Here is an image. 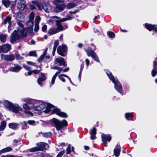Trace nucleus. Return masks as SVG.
Returning <instances> with one entry per match:
<instances>
[{"label": "nucleus", "mask_w": 157, "mask_h": 157, "mask_svg": "<svg viewBox=\"0 0 157 157\" xmlns=\"http://www.w3.org/2000/svg\"><path fill=\"white\" fill-rule=\"evenodd\" d=\"M3 52L7 53L11 49V45L10 44H5L2 46Z\"/></svg>", "instance_id": "obj_20"}, {"label": "nucleus", "mask_w": 157, "mask_h": 157, "mask_svg": "<svg viewBox=\"0 0 157 157\" xmlns=\"http://www.w3.org/2000/svg\"><path fill=\"white\" fill-rule=\"evenodd\" d=\"M42 144V145H44V149L47 150L48 148L49 145L47 144L44 143H43Z\"/></svg>", "instance_id": "obj_53"}, {"label": "nucleus", "mask_w": 157, "mask_h": 157, "mask_svg": "<svg viewBox=\"0 0 157 157\" xmlns=\"http://www.w3.org/2000/svg\"><path fill=\"white\" fill-rule=\"evenodd\" d=\"M34 106V104L31 103H25L23 104V108L25 110H29L33 108Z\"/></svg>", "instance_id": "obj_21"}, {"label": "nucleus", "mask_w": 157, "mask_h": 157, "mask_svg": "<svg viewBox=\"0 0 157 157\" xmlns=\"http://www.w3.org/2000/svg\"><path fill=\"white\" fill-rule=\"evenodd\" d=\"M76 6V4L75 3H69V9L74 7Z\"/></svg>", "instance_id": "obj_51"}, {"label": "nucleus", "mask_w": 157, "mask_h": 157, "mask_svg": "<svg viewBox=\"0 0 157 157\" xmlns=\"http://www.w3.org/2000/svg\"><path fill=\"white\" fill-rule=\"evenodd\" d=\"M44 143V142H40L37 144V145L39 148V149L40 151H43L44 150V145L42 144Z\"/></svg>", "instance_id": "obj_32"}, {"label": "nucleus", "mask_w": 157, "mask_h": 157, "mask_svg": "<svg viewBox=\"0 0 157 157\" xmlns=\"http://www.w3.org/2000/svg\"><path fill=\"white\" fill-rule=\"evenodd\" d=\"M59 73V72H57L53 76L51 82V83L52 85H53L54 84L55 81L56 77Z\"/></svg>", "instance_id": "obj_30"}, {"label": "nucleus", "mask_w": 157, "mask_h": 157, "mask_svg": "<svg viewBox=\"0 0 157 157\" xmlns=\"http://www.w3.org/2000/svg\"><path fill=\"white\" fill-rule=\"evenodd\" d=\"M20 141V140H17L16 139L14 140L13 141V143L14 144V145L16 146L17 145V143H18Z\"/></svg>", "instance_id": "obj_55"}, {"label": "nucleus", "mask_w": 157, "mask_h": 157, "mask_svg": "<svg viewBox=\"0 0 157 157\" xmlns=\"http://www.w3.org/2000/svg\"><path fill=\"white\" fill-rule=\"evenodd\" d=\"M90 139L92 140H94L96 138V134H90Z\"/></svg>", "instance_id": "obj_58"}, {"label": "nucleus", "mask_w": 157, "mask_h": 157, "mask_svg": "<svg viewBox=\"0 0 157 157\" xmlns=\"http://www.w3.org/2000/svg\"><path fill=\"white\" fill-rule=\"evenodd\" d=\"M56 5L53 9V12L55 13H58L63 11L65 7L64 4H58Z\"/></svg>", "instance_id": "obj_11"}, {"label": "nucleus", "mask_w": 157, "mask_h": 157, "mask_svg": "<svg viewBox=\"0 0 157 157\" xmlns=\"http://www.w3.org/2000/svg\"><path fill=\"white\" fill-rule=\"evenodd\" d=\"M22 30L23 33L22 35L23 37H26L27 36V33H29L30 34L33 33V28L32 27L25 28L24 30Z\"/></svg>", "instance_id": "obj_16"}, {"label": "nucleus", "mask_w": 157, "mask_h": 157, "mask_svg": "<svg viewBox=\"0 0 157 157\" xmlns=\"http://www.w3.org/2000/svg\"><path fill=\"white\" fill-rule=\"evenodd\" d=\"M33 73H34L35 74H38L40 72V70H35L33 71Z\"/></svg>", "instance_id": "obj_60"}, {"label": "nucleus", "mask_w": 157, "mask_h": 157, "mask_svg": "<svg viewBox=\"0 0 157 157\" xmlns=\"http://www.w3.org/2000/svg\"><path fill=\"white\" fill-rule=\"evenodd\" d=\"M55 63H59L60 66L63 65L65 67L66 66L65 65V62L63 59L62 57H59V58H56L55 60Z\"/></svg>", "instance_id": "obj_19"}, {"label": "nucleus", "mask_w": 157, "mask_h": 157, "mask_svg": "<svg viewBox=\"0 0 157 157\" xmlns=\"http://www.w3.org/2000/svg\"><path fill=\"white\" fill-rule=\"evenodd\" d=\"M33 22L32 21L29 20L26 22V25L29 27L33 26Z\"/></svg>", "instance_id": "obj_41"}, {"label": "nucleus", "mask_w": 157, "mask_h": 157, "mask_svg": "<svg viewBox=\"0 0 157 157\" xmlns=\"http://www.w3.org/2000/svg\"><path fill=\"white\" fill-rule=\"evenodd\" d=\"M28 123L30 125H33L35 123V121L33 120H29L28 121Z\"/></svg>", "instance_id": "obj_57"}, {"label": "nucleus", "mask_w": 157, "mask_h": 157, "mask_svg": "<svg viewBox=\"0 0 157 157\" xmlns=\"http://www.w3.org/2000/svg\"><path fill=\"white\" fill-rule=\"evenodd\" d=\"M54 46L53 48L52 55L53 56L55 55V53L56 52V48L59 44V41L58 40H55L54 42Z\"/></svg>", "instance_id": "obj_25"}, {"label": "nucleus", "mask_w": 157, "mask_h": 157, "mask_svg": "<svg viewBox=\"0 0 157 157\" xmlns=\"http://www.w3.org/2000/svg\"><path fill=\"white\" fill-rule=\"evenodd\" d=\"M29 6L32 10L36 9L35 6L33 5H30Z\"/></svg>", "instance_id": "obj_62"}, {"label": "nucleus", "mask_w": 157, "mask_h": 157, "mask_svg": "<svg viewBox=\"0 0 157 157\" xmlns=\"http://www.w3.org/2000/svg\"><path fill=\"white\" fill-rule=\"evenodd\" d=\"M53 107L54 106L50 104L42 103L36 106V109L38 111H41L46 107L44 111L45 113H48L52 111L51 108H53Z\"/></svg>", "instance_id": "obj_6"}, {"label": "nucleus", "mask_w": 157, "mask_h": 157, "mask_svg": "<svg viewBox=\"0 0 157 157\" xmlns=\"http://www.w3.org/2000/svg\"><path fill=\"white\" fill-rule=\"evenodd\" d=\"M84 64L83 63H82V64L81 65V66H80V71L79 74V76L80 78H81V73L82 71V70H83V68L84 67Z\"/></svg>", "instance_id": "obj_49"}, {"label": "nucleus", "mask_w": 157, "mask_h": 157, "mask_svg": "<svg viewBox=\"0 0 157 157\" xmlns=\"http://www.w3.org/2000/svg\"><path fill=\"white\" fill-rule=\"evenodd\" d=\"M34 17V13L33 12H32L29 16V20L32 21H33Z\"/></svg>", "instance_id": "obj_40"}, {"label": "nucleus", "mask_w": 157, "mask_h": 157, "mask_svg": "<svg viewBox=\"0 0 157 157\" xmlns=\"http://www.w3.org/2000/svg\"><path fill=\"white\" fill-rule=\"evenodd\" d=\"M15 58L17 60H21L23 59L24 58L21 56L19 54L16 53L15 55Z\"/></svg>", "instance_id": "obj_38"}, {"label": "nucleus", "mask_w": 157, "mask_h": 157, "mask_svg": "<svg viewBox=\"0 0 157 157\" xmlns=\"http://www.w3.org/2000/svg\"><path fill=\"white\" fill-rule=\"evenodd\" d=\"M23 33L22 30L14 31L11 36L10 42L13 43L15 41L25 37L22 36Z\"/></svg>", "instance_id": "obj_3"}, {"label": "nucleus", "mask_w": 157, "mask_h": 157, "mask_svg": "<svg viewBox=\"0 0 157 157\" xmlns=\"http://www.w3.org/2000/svg\"><path fill=\"white\" fill-rule=\"evenodd\" d=\"M29 151L30 152H33L40 150L38 147H36L30 149Z\"/></svg>", "instance_id": "obj_43"}, {"label": "nucleus", "mask_w": 157, "mask_h": 157, "mask_svg": "<svg viewBox=\"0 0 157 157\" xmlns=\"http://www.w3.org/2000/svg\"><path fill=\"white\" fill-rule=\"evenodd\" d=\"M42 134L45 138H49L52 135V134L50 132L42 133Z\"/></svg>", "instance_id": "obj_37"}, {"label": "nucleus", "mask_w": 157, "mask_h": 157, "mask_svg": "<svg viewBox=\"0 0 157 157\" xmlns=\"http://www.w3.org/2000/svg\"><path fill=\"white\" fill-rule=\"evenodd\" d=\"M1 57L2 59H4L7 61H11L15 59V55L13 54L5 55L2 54Z\"/></svg>", "instance_id": "obj_10"}, {"label": "nucleus", "mask_w": 157, "mask_h": 157, "mask_svg": "<svg viewBox=\"0 0 157 157\" xmlns=\"http://www.w3.org/2000/svg\"><path fill=\"white\" fill-rule=\"evenodd\" d=\"M16 19L18 21H25V17L21 13H18L16 17Z\"/></svg>", "instance_id": "obj_24"}, {"label": "nucleus", "mask_w": 157, "mask_h": 157, "mask_svg": "<svg viewBox=\"0 0 157 157\" xmlns=\"http://www.w3.org/2000/svg\"><path fill=\"white\" fill-rule=\"evenodd\" d=\"M6 36L5 35L2 34L0 35V40L3 42H5L6 41Z\"/></svg>", "instance_id": "obj_33"}, {"label": "nucleus", "mask_w": 157, "mask_h": 157, "mask_svg": "<svg viewBox=\"0 0 157 157\" xmlns=\"http://www.w3.org/2000/svg\"><path fill=\"white\" fill-rule=\"evenodd\" d=\"M22 67L17 64H15L13 67H10L9 68V70L13 72H18L21 69Z\"/></svg>", "instance_id": "obj_14"}, {"label": "nucleus", "mask_w": 157, "mask_h": 157, "mask_svg": "<svg viewBox=\"0 0 157 157\" xmlns=\"http://www.w3.org/2000/svg\"><path fill=\"white\" fill-rule=\"evenodd\" d=\"M85 62L86 66L88 67L90 63V61L89 60L87 59H86L85 60Z\"/></svg>", "instance_id": "obj_63"}, {"label": "nucleus", "mask_w": 157, "mask_h": 157, "mask_svg": "<svg viewBox=\"0 0 157 157\" xmlns=\"http://www.w3.org/2000/svg\"><path fill=\"white\" fill-rule=\"evenodd\" d=\"M45 75L43 73L41 74V76L38 79L37 82L38 84L41 86H42V82L44 81L46 79Z\"/></svg>", "instance_id": "obj_18"}, {"label": "nucleus", "mask_w": 157, "mask_h": 157, "mask_svg": "<svg viewBox=\"0 0 157 157\" xmlns=\"http://www.w3.org/2000/svg\"><path fill=\"white\" fill-rule=\"evenodd\" d=\"M19 124L17 123H10L9 124V127L13 129H17L18 128Z\"/></svg>", "instance_id": "obj_23"}, {"label": "nucleus", "mask_w": 157, "mask_h": 157, "mask_svg": "<svg viewBox=\"0 0 157 157\" xmlns=\"http://www.w3.org/2000/svg\"><path fill=\"white\" fill-rule=\"evenodd\" d=\"M53 68L55 69L58 70L59 71L58 72H59L60 73V72H61L63 71V69L61 67H56V66L54 67H53Z\"/></svg>", "instance_id": "obj_52"}, {"label": "nucleus", "mask_w": 157, "mask_h": 157, "mask_svg": "<svg viewBox=\"0 0 157 157\" xmlns=\"http://www.w3.org/2000/svg\"><path fill=\"white\" fill-rule=\"evenodd\" d=\"M53 122L58 131L61 130L64 126H66L68 124L67 122L65 120L61 121L55 118H53Z\"/></svg>", "instance_id": "obj_5"}, {"label": "nucleus", "mask_w": 157, "mask_h": 157, "mask_svg": "<svg viewBox=\"0 0 157 157\" xmlns=\"http://www.w3.org/2000/svg\"><path fill=\"white\" fill-rule=\"evenodd\" d=\"M87 55L89 56H91L92 58L96 62H99V60L97 55L93 51L87 49L86 51Z\"/></svg>", "instance_id": "obj_8"}, {"label": "nucleus", "mask_w": 157, "mask_h": 157, "mask_svg": "<svg viewBox=\"0 0 157 157\" xmlns=\"http://www.w3.org/2000/svg\"><path fill=\"white\" fill-rule=\"evenodd\" d=\"M120 151L121 150L119 148H115L113 151L114 155L116 157H118L120 155Z\"/></svg>", "instance_id": "obj_28"}, {"label": "nucleus", "mask_w": 157, "mask_h": 157, "mask_svg": "<svg viewBox=\"0 0 157 157\" xmlns=\"http://www.w3.org/2000/svg\"><path fill=\"white\" fill-rule=\"evenodd\" d=\"M2 2L6 7H9L11 3V2L9 0H2Z\"/></svg>", "instance_id": "obj_27"}, {"label": "nucleus", "mask_w": 157, "mask_h": 157, "mask_svg": "<svg viewBox=\"0 0 157 157\" xmlns=\"http://www.w3.org/2000/svg\"><path fill=\"white\" fill-rule=\"evenodd\" d=\"M40 20V17L39 16L36 17L35 19V24H39Z\"/></svg>", "instance_id": "obj_45"}, {"label": "nucleus", "mask_w": 157, "mask_h": 157, "mask_svg": "<svg viewBox=\"0 0 157 157\" xmlns=\"http://www.w3.org/2000/svg\"><path fill=\"white\" fill-rule=\"evenodd\" d=\"M106 73L109 79L114 84L115 88L117 91L122 95H124V94L122 92V86L117 78H114L112 73L109 71H107Z\"/></svg>", "instance_id": "obj_1"}, {"label": "nucleus", "mask_w": 157, "mask_h": 157, "mask_svg": "<svg viewBox=\"0 0 157 157\" xmlns=\"http://www.w3.org/2000/svg\"><path fill=\"white\" fill-rule=\"evenodd\" d=\"M47 29V26L46 25H44L43 26L42 29V31L43 32H44Z\"/></svg>", "instance_id": "obj_61"}, {"label": "nucleus", "mask_w": 157, "mask_h": 157, "mask_svg": "<svg viewBox=\"0 0 157 157\" xmlns=\"http://www.w3.org/2000/svg\"><path fill=\"white\" fill-rule=\"evenodd\" d=\"M29 55L31 56L37 57V55L36 52L35 51H32L29 52Z\"/></svg>", "instance_id": "obj_42"}, {"label": "nucleus", "mask_w": 157, "mask_h": 157, "mask_svg": "<svg viewBox=\"0 0 157 157\" xmlns=\"http://www.w3.org/2000/svg\"><path fill=\"white\" fill-rule=\"evenodd\" d=\"M23 67L28 71H30L31 69L30 67L27 66L26 65H24Z\"/></svg>", "instance_id": "obj_59"}, {"label": "nucleus", "mask_w": 157, "mask_h": 157, "mask_svg": "<svg viewBox=\"0 0 157 157\" xmlns=\"http://www.w3.org/2000/svg\"><path fill=\"white\" fill-rule=\"evenodd\" d=\"M23 102H25L26 103H30V99L29 98H24L21 100Z\"/></svg>", "instance_id": "obj_47"}, {"label": "nucleus", "mask_w": 157, "mask_h": 157, "mask_svg": "<svg viewBox=\"0 0 157 157\" xmlns=\"http://www.w3.org/2000/svg\"><path fill=\"white\" fill-rule=\"evenodd\" d=\"M6 121H3L1 122V124L0 125V131L4 129L6 126Z\"/></svg>", "instance_id": "obj_31"}, {"label": "nucleus", "mask_w": 157, "mask_h": 157, "mask_svg": "<svg viewBox=\"0 0 157 157\" xmlns=\"http://www.w3.org/2000/svg\"><path fill=\"white\" fill-rule=\"evenodd\" d=\"M21 21H17V24L20 28H18L17 30H24L25 28H24V25L22 24L21 23Z\"/></svg>", "instance_id": "obj_35"}, {"label": "nucleus", "mask_w": 157, "mask_h": 157, "mask_svg": "<svg viewBox=\"0 0 157 157\" xmlns=\"http://www.w3.org/2000/svg\"><path fill=\"white\" fill-rule=\"evenodd\" d=\"M11 20V17L10 16H7L6 18L4 20V24H6L7 23H10Z\"/></svg>", "instance_id": "obj_34"}, {"label": "nucleus", "mask_w": 157, "mask_h": 157, "mask_svg": "<svg viewBox=\"0 0 157 157\" xmlns=\"http://www.w3.org/2000/svg\"><path fill=\"white\" fill-rule=\"evenodd\" d=\"M59 32H60V31L57 29L53 28L50 29L48 33L50 35H52L57 33Z\"/></svg>", "instance_id": "obj_22"}, {"label": "nucleus", "mask_w": 157, "mask_h": 157, "mask_svg": "<svg viewBox=\"0 0 157 157\" xmlns=\"http://www.w3.org/2000/svg\"><path fill=\"white\" fill-rule=\"evenodd\" d=\"M27 63L30 65L35 66H36L37 67L36 65H35V63H33V62L31 61H28Z\"/></svg>", "instance_id": "obj_64"}, {"label": "nucleus", "mask_w": 157, "mask_h": 157, "mask_svg": "<svg viewBox=\"0 0 157 157\" xmlns=\"http://www.w3.org/2000/svg\"><path fill=\"white\" fill-rule=\"evenodd\" d=\"M17 7L21 10H23L27 7L26 2L24 0H20L18 2Z\"/></svg>", "instance_id": "obj_15"}, {"label": "nucleus", "mask_w": 157, "mask_h": 157, "mask_svg": "<svg viewBox=\"0 0 157 157\" xmlns=\"http://www.w3.org/2000/svg\"><path fill=\"white\" fill-rule=\"evenodd\" d=\"M107 34L109 37L111 38H113L115 36V34L112 32H108L107 33Z\"/></svg>", "instance_id": "obj_39"}, {"label": "nucleus", "mask_w": 157, "mask_h": 157, "mask_svg": "<svg viewBox=\"0 0 157 157\" xmlns=\"http://www.w3.org/2000/svg\"><path fill=\"white\" fill-rule=\"evenodd\" d=\"M68 20L67 18H63L60 20H57L56 21V24L57 26V29L61 31L63 30V27L62 25L61 22Z\"/></svg>", "instance_id": "obj_12"}, {"label": "nucleus", "mask_w": 157, "mask_h": 157, "mask_svg": "<svg viewBox=\"0 0 157 157\" xmlns=\"http://www.w3.org/2000/svg\"><path fill=\"white\" fill-rule=\"evenodd\" d=\"M22 128H23V129H25L27 128V123L25 121H23L22 123Z\"/></svg>", "instance_id": "obj_48"}, {"label": "nucleus", "mask_w": 157, "mask_h": 157, "mask_svg": "<svg viewBox=\"0 0 157 157\" xmlns=\"http://www.w3.org/2000/svg\"><path fill=\"white\" fill-rule=\"evenodd\" d=\"M46 52L44 51L43 54L38 59V61L39 62H41L42 61L46 54Z\"/></svg>", "instance_id": "obj_36"}, {"label": "nucleus", "mask_w": 157, "mask_h": 157, "mask_svg": "<svg viewBox=\"0 0 157 157\" xmlns=\"http://www.w3.org/2000/svg\"><path fill=\"white\" fill-rule=\"evenodd\" d=\"M3 103L6 108L14 113H17L19 111L22 110V108L19 106L18 105H15L8 101L6 100L4 101Z\"/></svg>", "instance_id": "obj_4"}, {"label": "nucleus", "mask_w": 157, "mask_h": 157, "mask_svg": "<svg viewBox=\"0 0 157 157\" xmlns=\"http://www.w3.org/2000/svg\"><path fill=\"white\" fill-rule=\"evenodd\" d=\"M39 24H35V28L34 29V30L35 32H37L39 29Z\"/></svg>", "instance_id": "obj_54"}, {"label": "nucleus", "mask_w": 157, "mask_h": 157, "mask_svg": "<svg viewBox=\"0 0 157 157\" xmlns=\"http://www.w3.org/2000/svg\"><path fill=\"white\" fill-rule=\"evenodd\" d=\"M32 3L35 5L39 10H43L47 13H49L51 10V7L50 5L45 2L41 3L36 1H33Z\"/></svg>", "instance_id": "obj_2"}, {"label": "nucleus", "mask_w": 157, "mask_h": 157, "mask_svg": "<svg viewBox=\"0 0 157 157\" xmlns=\"http://www.w3.org/2000/svg\"><path fill=\"white\" fill-rule=\"evenodd\" d=\"M102 141L103 142L104 145L105 147L107 146L106 144V141L109 142L111 139L110 136L109 135H105L102 134L101 136Z\"/></svg>", "instance_id": "obj_13"}, {"label": "nucleus", "mask_w": 157, "mask_h": 157, "mask_svg": "<svg viewBox=\"0 0 157 157\" xmlns=\"http://www.w3.org/2000/svg\"><path fill=\"white\" fill-rule=\"evenodd\" d=\"M145 26L147 29L149 31H151L152 29H153L155 31H157V25H152L150 24L146 23L145 24Z\"/></svg>", "instance_id": "obj_17"}, {"label": "nucleus", "mask_w": 157, "mask_h": 157, "mask_svg": "<svg viewBox=\"0 0 157 157\" xmlns=\"http://www.w3.org/2000/svg\"><path fill=\"white\" fill-rule=\"evenodd\" d=\"M125 117L127 120H132L133 115L131 113H127L125 114Z\"/></svg>", "instance_id": "obj_29"}, {"label": "nucleus", "mask_w": 157, "mask_h": 157, "mask_svg": "<svg viewBox=\"0 0 157 157\" xmlns=\"http://www.w3.org/2000/svg\"><path fill=\"white\" fill-rule=\"evenodd\" d=\"M67 48L66 45H62V46H59L57 49V52L60 55L63 56H65V53L67 51Z\"/></svg>", "instance_id": "obj_7"}, {"label": "nucleus", "mask_w": 157, "mask_h": 157, "mask_svg": "<svg viewBox=\"0 0 157 157\" xmlns=\"http://www.w3.org/2000/svg\"><path fill=\"white\" fill-rule=\"evenodd\" d=\"M12 148L10 147H7L0 151V155L2 153L8 152L12 150Z\"/></svg>", "instance_id": "obj_26"}, {"label": "nucleus", "mask_w": 157, "mask_h": 157, "mask_svg": "<svg viewBox=\"0 0 157 157\" xmlns=\"http://www.w3.org/2000/svg\"><path fill=\"white\" fill-rule=\"evenodd\" d=\"M65 153V151H62L59 152L57 155V157H61Z\"/></svg>", "instance_id": "obj_50"}, {"label": "nucleus", "mask_w": 157, "mask_h": 157, "mask_svg": "<svg viewBox=\"0 0 157 157\" xmlns=\"http://www.w3.org/2000/svg\"><path fill=\"white\" fill-rule=\"evenodd\" d=\"M59 78L63 82H65V78L63 77V75H59L58 76Z\"/></svg>", "instance_id": "obj_56"}, {"label": "nucleus", "mask_w": 157, "mask_h": 157, "mask_svg": "<svg viewBox=\"0 0 157 157\" xmlns=\"http://www.w3.org/2000/svg\"><path fill=\"white\" fill-rule=\"evenodd\" d=\"M64 0H54L53 3L55 5H56L58 3H63Z\"/></svg>", "instance_id": "obj_44"}, {"label": "nucleus", "mask_w": 157, "mask_h": 157, "mask_svg": "<svg viewBox=\"0 0 157 157\" xmlns=\"http://www.w3.org/2000/svg\"><path fill=\"white\" fill-rule=\"evenodd\" d=\"M52 113H56L60 117L63 118H67L68 117V115L65 113L61 112L60 110L57 108H56L52 110Z\"/></svg>", "instance_id": "obj_9"}, {"label": "nucleus", "mask_w": 157, "mask_h": 157, "mask_svg": "<svg viewBox=\"0 0 157 157\" xmlns=\"http://www.w3.org/2000/svg\"><path fill=\"white\" fill-rule=\"evenodd\" d=\"M90 134H96V129L95 127H93L90 131Z\"/></svg>", "instance_id": "obj_46"}]
</instances>
